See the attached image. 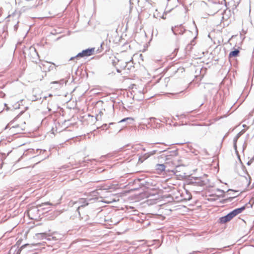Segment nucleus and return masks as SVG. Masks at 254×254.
<instances>
[{"label": "nucleus", "mask_w": 254, "mask_h": 254, "mask_svg": "<svg viewBox=\"0 0 254 254\" xmlns=\"http://www.w3.org/2000/svg\"><path fill=\"white\" fill-rule=\"evenodd\" d=\"M245 209V207L243 206L234 209L227 215L221 217L219 219V222L221 224H224L232 220L235 216L242 212Z\"/></svg>", "instance_id": "f257e3e1"}, {"label": "nucleus", "mask_w": 254, "mask_h": 254, "mask_svg": "<svg viewBox=\"0 0 254 254\" xmlns=\"http://www.w3.org/2000/svg\"><path fill=\"white\" fill-rule=\"evenodd\" d=\"M95 48H91L87 49L84 50H83L81 53H78L75 57H71L70 59V60H72L75 58H77L79 57H88L92 55L94 52Z\"/></svg>", "instance_id": "f03ea898"}, {"label": "nucleus", "mask_w": 254, "mask_h": 254, "mask_svg": "<svg viewBox=\"0 0 254 254\" xmlns=\"http://www.w3.org/2000/svg\"><path fill=\"white\" fill-rule=\"evenodd\" d=\"M66 80H65L64 79H62L59 81H52L50 83V84L51 85H56L55 87L51 86V88H54L56 89H58L61 88L64 84H66Z\"/></svg>", "instance_id": "7ed1b4c3"}, {"label": "nucleus", "mask_w": 254, "mask_h": 254, "mask_svg": "<svg viewBox=\"0 0 254 254\" xmlns=\"http://www.w3.org/2000/svg\"><path fill=\"white\" fill-rule=\"evenodd\" d=\"M175 157L172 155L165 156V164L169 166H177L175 163Z\"/></svg>", "instance_id": "20e7f679"}, {"label": "nucleus", "mask_w": 254, "mask_h": 254, "mask_svg": "<svg viewBox=\"0 0 254 254\" xmlns=\"http://www.w3.org/2000/svg\"><path fill=\"white\" fill-rule=\"evenodd\" d=\"M88 200L89 199L82 198L79 199L78 201L76 202L74 204H78L79 205L78 206L77 210L79 211L81 208L87 205L88 204Z\"/></svg>", "instance_id": "39448f33"}, {"label": "nucleus", "mask_w": 254, "mask_h": 254, "mask_svg": "<svg viewBox=\"0 0 254 254\" xmlns=\"http://www.w3.org/2000/svg\"><path fill=\"white\" fill-rule=\"evenodd\" d=\"M30 54L33 59V62H37L36 60L38 59L39 55L35 48L31 47L29 49Z\"/></svg>", "instance_id": "423d86ee"}, {"label": "nucleus", "mask_w": 254, "mask_h": 254, "mask_svg": "<svg viewBox=\"0 0 254 254\" xmlns=\"http://www.w3.org/2000/svg\"><path fill=\"white\" fill-rule=\"evenodd\" d=\"M225 3H228L229 4L232 6L236 7L240 2V0H224Z\"/></svg>", "instance_id": "0eeeda50"}, {"label": "nucleus", "mask_w": 254, "mask_h": 254, "mask_svg": "<svg viewBox=\"0 0 254 254\" xmlns=\"http://www.w3.org/2000/svg\"><path fill=\"white\" fill-rule=\"evenodd\" d=\"M239 52L240 51L238 49H235V50L231 51L229 55V58H231L237 57L239 55Z\"/></svg>", "instance_id": "6e6552de"}, {"label": "nucleus", "mask_w": 254, "mask_h": 254, "mask_svg": "<svg viewBox=\"0 0 254 254\" xmlns=\"http://www.w3.org/2000/svg\"><path fill=\"white\" fill-rule=\"evenodd\" d=\"M179 27L175 26L174 28L173 27H172V31L174 34L177 35L178 34H183V32H182V31H179Z\"/></svg>", "instance_id": "1a4fd4ad"}, {"label": "nucleus", "mask_w": 254, "mask_h": 254, "mask_svg": "<svg viewBox=\"0 0 254 254\" xmlns=\"http://www.w3.org/2000/svg\"><path fill=\"white\" fill-rule=\"evenodd\" d=\"M186 195L183 193V195L184 196V199L186 200H189L191 198V195L187 190H185Z\"/></svg>", "instance_id": "9d476101"}, {"label": "nucleus", "mask_w": 254, "mask_h": 254, "mask_svg": "<svg viewBox=\"0 0 254 254\" xmlns=\"http://www.w3.org/2000/svg\"><path fill=\"white\" fill-rule=\"evenodd\" d=\"M166 166L164 164H158L156 166V169L160 171H163L165 170Z\"/></svg>", "instance_id": "9b49d317"}, {"label": "nucleus", "mask_w": 254, "mask_h": 254, "mask_svg": "<svg viewBox=\"0 0 254 254\" xmlns=\"http://www.w3.org/2000/svg\"><path fill=\"white\" fill-rule=\"evenodd\" d=\"M78 214L79 215V216L80 217V219L84 221H87L89 219V216L87 215H83V216L81 215V214L79 212V211H78Z\"/></svg>", "instance_id": "f8f14e48"}, {"label": "nucleus", "mask_w": 254, "mask_h": 254, "mask_svg": "<svg viewBox=\"0 0 254 254\" xmlns=\"http://www.w3.org/2000/svg\"><path fill=\"white\" fill-rule=\"evenodd\" d=\"M37 238H41L42 239L46 238V234L44 233H39L36 234Z\"/></svg>", "instance_id": "ddd939ff"}, {"label": "nucleus", "mask_w": 254, "mask_h": 254, "mask_svg": "<svg viewBox=\"0 0 254 254\" xmlns=\"http://www.w3.org/2000/svg\"><path fill=\"white\" fill-rule=\"evenodd\" d=\"M157 151V150H153V151H152L150 152H149V154H145V155H144L145 157V159L147 158L150 155H153L155 154Z\"/></svg>", "instance_id": "4468645a"}, {"label": "nucleus", "mask_w": 254, "mask_h": 254, "mask_svg": "<svg viewBox=\"0 0 254 254\" xmlns=\"http://www.w3.org/2000/svg\"><path fill=\"white\" fill-rule=\"evenodd\" d=\"M238 137H237V136H235L234 138V139H233V142H234V148L235 149V150H237V145H236V143H237V141L238 139Z\"/></svg>", "instance_id": "2eb2a0df"}, {"label": "nucleus", "mask_w": 254, "mask_h": 254, "mask_svg": "<svg viewBox=\"0 0 254 254\" xmlns=\"http://www.w3.org/2000/svg\"><path fill=\"white\" fill-rule=\"evenodd\" d=\"M238 137H237V136H235L234 138V139H233V142H234V148L235 149V150H237V145H236V143H237V141L238 139Z\"/></svg>", "instance_id": "dca6fc26"}, {"label": "nucleus", "mask_w": 254, "mask_h": 254, "mask_svg": "<svg viewBox=\"0 0 254 254\" xmlns=\"http://www.w3.org/2000/svg\"><path fill=\"white\" fill-rule=\"evenodd\" d=\"M53 204L49 202H45V203H42L41 205H40V206L41 207H43V209H45V206H46V205H52Z\"/></svg>", "instance_id": "f3484780"}, {"label": "nucleus", "mask_w": 254, "mask_h": 254, "mask_svg": "<svg viewBox=\"0 0 254 254\" xmlns=\"http://www.w3.org/2000/svg\"><path fill=\"white\" fill-rule=\"evenodd\" d=\"M254 162V157L252 158L247 163L248 166L251 165Z\"/></svg>", "instance_id": "a211bd4d"}, {"label": "nucleus", "mask_w": 254, "mask_h": 254, "mask_svg": "<svg viewBox=\"0 0 254 254\" xmlns=\"http://www.w3.org/2000/svg\"><path fill=\"white\" fill-rule=\"evenodd\" d=\"M128 120H133V119L131 118H125L123 120H122L120 122L122 123V122H126L127 121H128Z\"/></svg>", "instance_id": "6ab92c4d"}, {"label": "nucleus", "mask_w": 254, "mask_h": 254, "mask_svg": "<svg viewBox=\"0 0 254 254\" xmlns=\"http://www.w3.org/2000/svg\"><path fill=\"white\" fill-rule=\"evenodd\" d=\"M176 117L179 118V119H182L185 117V115L183 114H181L180 116L177 115Z\"/></svg>", "instance_id": "aec40b11"}, {"label": "nucleus", "mask_w": 254, "mask_h": 254, "mask_svg": "<svg viewBox=\"0 0 254 254\" xmlns=\"http://www.w3.org/2000/svg\"><path fill=\"white\" fill-rule=\"evenodd\" d=\"M169 119H167L166 118H163L162 120H160V121L162 122H167Z\"/></svg>", "instance_id": "412c9836"}, {"label": "nucleus", "mask_w": 254, "mask_h": 254, "mask_svg": "<svg viewBox=\"0 0 254 254\" xmlns=\"http://www.w3.org/2000/svg\"><path fill=\"white\" fill-rule=\"evenodd\" d=\"M128 63H129V62H128ZM127 64H128V63H127V62H126L124 63V65H123V67H122L123 69H125V68L127 66Z\"/></svg>", "instance_id": "4be33fe9"}, {"label": "nucleus", "mask_w": 254, "mask_h": 254, "mask_svg": "<svg viewBox=\"0 0 254 254\" xmlns=\"http://www.w3.org/2000/svg\"><path fill=\"white\" fill-rule=\"evenodd\" d=\"M243 131H240L236 135V136H237V137L239 138L241 136V135L243 134Z\"/></svg>", "instance_id": "5701e85b"}, {"label": "nucleus", "mask_w": 254, "mask_h": 254, "mask_svg": "<svg viewBox=\"0 0 254 254\" xmlns=\"http://www.w3.org/2000/svg\"><path fill=\"white\" fill-rule=\"evenodd\" d=\"M19 125H17L15 126L12 127H10V129H13L15 128H19Z\"/></svg>", "instance_id": "b1692460"}, {"label": "nucleus", "mask_w": 254, "mask_h": 254, "mask_svg": "<svg viewBox=\"0 0 254 254\" xmlns=\"http://www.w3.org/2000/svg\"><path fill=\"white\" fill-rule=\"evenodd\" d=\"M217 191H219V192H221V193H224V191L223 190H220V189H218V190H217Z\"/></svg>", "instance_id": "393cba45"}, {"label": "nucleus", "mask_w": 254, "mask_h": 254, "mask_svg": "<svg viewBox=\"0 0 254 254\" xmlns=\"http://www.w3.org/2000/svg\"><path fill=\"white\" fill-rule=\"evenodd\" d=\"M18 24V23L14 26V29L16 30L17 28V25Z\"/></svg>", "instance_id": "a878e982"}, {"label": "nucleus", "mask_w": 254, "mask_h": 254, "mask_svg": "<svg viewBox=\"0 0 254 254\" xmlns=\"http://www.w3.org/2000/svg\"><path fill=\"white\" fill-rule=\"evenodd\" d=\"M155 118H150V121L154 120H155Z\"/></svg>", "instance_id": "bb28decb"}, {"label": "nucleus", "mask_w": 254, "mask_h": 254, "mask_svg": "<svg viewBox=\"0 0 254 254\" xmlns=\"http://www.w3.org/2000/svg\"><path fill=\"white\" fill-rule=\"evenodd\" d=\"M52 96H53L52 94H49V97H52Z\"/></svg>", "instance_id": "cd10ccee"}, {"label": "nucleus", "mask_w": 254, "mask_h": 254, "mask_svg": "<svg viewBox=\"0 0 254 254\" xmlns=\"http://www.w3.org/2000/svg\"><path fill=\"white\" fill-rule=\"evenodd\" d=\"M233 191V190H231V189H229V190H228V191Z\"/></svg>", "instance_id": "c85d7f7f"}, {"label": "nucleus", "mask_w": 254, "mask_h": 254, "mask_svg": "<svg viewBox=\"0 0 254 254\" xmlns=\"http://www.w3.org/2000/svg\"><path fill=\"white\" fill-rule=\"evenodd\" d=\"M165 151V150H161V151H160V152H164Z\"/></svg>", "instance_id": "c756f323"}, {"label": "nucleus", "mask_w": 254, "mask_h": 254, "mask_svg": "<svg viewBox=\"0 0 254 254\" xmlns=\"http://www.w3.org/2000/svg\"><path fill=\"white\" fill-rule=\"evenodd\" d=\"M47 98V96H45V97H44V99H46V98Z\"/></svg>", "instance_id": "7c9ffc66"}, {"label": "nucleus", "mask_w": 254, "mask_h": 254, "mask_svg": "<svg viewBox=\"0 0 254 254\" xmlns=\"http://www.w3.org/2000/svg\"><path fill=\"white\" fill-rule=\"evenodd\" d=\"M92 193H93V194H95V193H96V192H95V191H93V192H92Z\"/></svg>", "instance_id": "2f4dec72"}, {"label": "nucleus", "mask_w": 254, "mask_h": 254, "mask_svg": "<svg viewBox=\"0 0 254 254\" xmlns=\"http://www.w3.org/2000/svg\"><path fill=\"white\" fill-rule=\"evenodd\" d=\"M117 71H118V72H120V71L119 69H117Z\"/></svg>", "instance_id": "473e14b6"}, {"label": "nucleus", "mask_w": 254, "mask_h": 254, "mask_svg": "<svg viewBox=\"0 0 254 254\" xmlns=\"http://www.w3.org/2000/svg\"><path fill=\"white\" fill-rule=\"evenodd\" d=\"M177 125V124H174V126H176Z\"/></svg>", "instance_id": "72a5a7b5"}]
</instances>
